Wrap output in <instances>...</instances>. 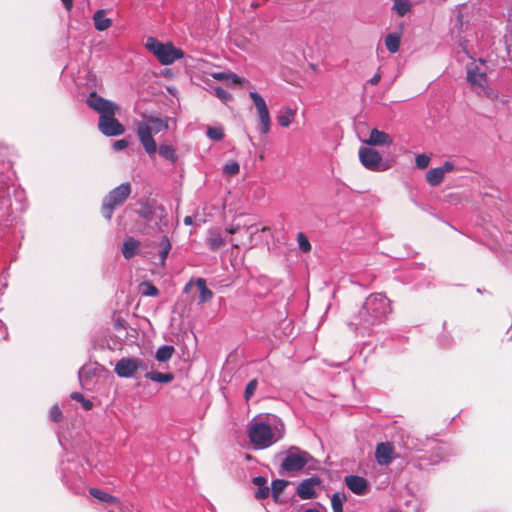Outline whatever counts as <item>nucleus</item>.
I'll return each mask as SVG.
<instances>
[{
    "mask_svg": "<svg viewBox=\"0 0 512 512\" xmlns=\"http://www.w3.org/2000/svg\"><path fill=\"white\" fill-rule=\"evenodd\" d=\"M183 222L185 225H191L193 223V219L191 216H186Z\"/></svg>",
    "mask_w": 512,
    "mask_h": 512,
    "instance_id": "obj_49",
    "label": "nucleus"
},
{
    "mask_svg": "<svg viewBox=\"0 0 512 512\" xmlns=\"http://www.w3.org/2000/svg\"><path fill=\"white\" fill-rule=\"evenodd\" d=\"M345 484L348 489L356 495H363L368 489V483L366 479L357 475L346 476Z\"/></svg>",
    "mask_w": 512,
    "mask_h": 512,
    "instance_id": "obj_16",
    "label": "nucleus"
},
{
    "mask_svg": "<svg viewBox=\"0 0 512 512\" xmlns=\"http://www.w3.org/2000/svg\"><path fill=\"white\" fill-rule=\"evenodd\" d=\"M304 512H321V511H319L318 509H315V508H309V509H306Z\"/></svg>",
    "mask_w": 512,
    "mask_h": 512,
    "instance_id": "obj_50",
    "label": "nucleus"
},
{
    "mask_svg": "<svg viewBox=\"0 0 512 512\" xmlns=\"http://www.w3.org/2000/svg\"><path fill=\"white\" fill-rule=\"evenodd\" d=\"M132 191L131 184L125 182L115 187L109 192V194L103 199L101 212L102 215L110 220L115 207L122 205L130 196Z\"/></svg>",
    "mask_w": 512,
    "mask_h": 512,
    "instance_id": "obj_5",
    "label": "nucleus"
},
{
    "mask_svg": "<svg viewBox=\"0 0 512 512\" xmlns=\"http://www.w3.org/2000/svg\"><path fill=\"white\" fill-rule=\"evenodd\" d=\"M140 288H141V293L144 296L155 297V296H158V294H159L158 288L155 285H153L151 282L141 283Z\"/></svg>",
    "mask_w": 512,
    "mask_h": 512,
    "instance_id": "obj_37",
    "label": "nucleus"
},
{
    "mask_svg": "<svg viewBox=\"0 0 512 512\" xmlns=\"http://www.w3.org/2000/svg\"><path fill=\"white\" fill-rule=\"evenodd\" d=\"M145 377L159 383H170L174 379L172 373H161L158 371L146 372Z\"/></svg>",
    "mask_w": 512,
    "mask_h": 512,
    "instance_id": "obj_28",
    "label": "nucleus"
},
{
    "mask_svg": "<svg viewBox=\"0 0 512 512\" xmlns=\"http://www.w3.org/2000/svg\"><path fill=\"white\" fill-rule=\"evenodd\" d=\"M251 223L243 214H239L233 218L231 223L226 227L225 232L230 235L229 242L233 248H239L247 244H251L257 229H254Z\"/></svg>",
    "mask_w": 512,
    "mask_h": 512,
    "instance_id": "obj_3",
    "label": "nucleus"
},
{
    "mask_svg": "<svg viewBox=\"0 0 512 512\" xmlns=\"http://www.w3.org/2000/svg\"><path fill=\"white\" fill-rule=\"evenodd\" d=\"M138 370H147L146 364L139 358H121L114 368L120 378H132Z\"/></svg>",
    "mask_w": 512,
    "mask_h": 512,
    "instance_id": "obj_9",
    "label": "nucleus"
},
{
    "mask_svg": "<svg viewBox=\"0 0 512 512\" xmlns=\"http://www.w3.org/2000/svg\"><path fill=\"white\" fill-rule=\"evenodd\" d=\"M252 482L258 487V490L255 492L256 499L264 500L269 497L270 488L267 486V479L264 476L254 477Z\"/></svg>",
    "mask_w": 512,
    "mask_h": 512,
    "instance_id": "obj_21",
    "label": "nucleus"
},
{
    "mask_svg": "<svg viewBox=\"0 0 512 512\" xmlns=\"http://www.w3.org/2000/svg\"><path fill=\"white\" fill-rule=\"evenodd\" d=\"M295 116L296 110L287 107L277 116V120L282 127H289Z\"/></svg>",
    "mask_w": 512,
    "mask_h": 512,
    "instance_id": "obj_29",
    "label": "nucleus"
},
{
    "mask_svg": "<svg viewBox=\"0 0 512 512\" xmlns=\"http://www.w3.org/2000/svg\"><path fill=\"white\" fill-rule=\"evenodd\" d=\"M8 150L7 147L0 145V164H3L7 158Z\"/></svg>",
    "mask_w": 512,
    "mask_h": 512,
    "instance_id": "obj_46",
    "label": "nucleus"
},
{
    "mask_svg": "<svg viewBox=\"0 0 512 512\" xmlns=\"http://www.w3.org/2000/svg\"><path fill=\"white\" fill-rule=\"evenodd\" d=\"M61 2L63 3L65 9L67 11H71L72 8H73V0H61Z\"/></svg>",
    "mask_w": 512,
    "mask_h": 512,
    "instance_id": "obj_48",
    "label": "nucleus"
},
{
    "mask_svg": "<svg viewBox=\"0 0 512 512\" xmlns=\"http://www.w3.org/2000/svg\"><path fill=\"white\" fill-rule=\"evenodd\" d=\"M415 163L419 169H426L430 164V157L426 154H419L415 158Z\"/></svg>",
    "mask_w": 512,
    "mask_h": 512,
    "instance_id": "obj_42",
    "label": "nucleus"
},
{
    "mask_svg": "<svg viewBox=\"0 0 512 512\" xmlns=\"http://www.w3.org/2000/svg\"><path fill=\"white\" fill-rule=\"evenodd\" d=\"M297 241H298L299 248L303 252H309L311 250V244H310L308 238L304 235V233H302V232L298 233Z\"/></svg>",
    "mask_w": 512,
    "mask_h": 512,
    "instance_id": "obj_39",
    "label": "nucleus"
},
{
    "mask_svg": "<svg viewBox=\"0 0 512 512\" xmlns=\"http://www.w3.org/2000/svg\"><path fill=\"white\" fill-rule=\"evenodd\" d=\"M71 398H72L73 400H76V401H78V402H81V403L83 404V407H84L86 410H90V409H92V407H93V403H92L90 400L85 399V397L83 396V394H82V393H80V392H73V393L71 394Z\"/></svg>",
    "mask_w": 512,
    "mask_h": 512,
    "instance_id": "obj_40",
    "label": "nucleus"
},
{
    "mask_svg": "<svg viewBox=\"0 0 512 512\" xmlns=\"http://www.w3.org/2000/svg\"><path fill=\"white\" fill-rule=\"evenodd\" d=\"M401 37L399 34H388L385 38V46L390 53H396L400 47Z\"/></svg>",
    "mask_w": 512,
    "mask_h": 512,
    "instance_id": "obj_30",
    "label": "nucleus"
},
{
    "mask_svg": "<svg viewBox=\"0 0 512 512\" xmlns=\"http://www.w3.org/2000/svg\"><path fill=\"white\" fill-rule=\"evenodd\" d=\"M288 484H289V482L287 480H283V479H276L272 482L270 491H271V495H272L274 502H276V503L279 502L280 495L284 491V489L287 487Z\"/></svg>",
    "mask_w": 512,
    "mask_h": 512,
    "instance_id": "obj_27",
    "label": "nucleus"
},
{
    "mask_svg": "<svg viewBox=\"0 0 512 512\" xmlns=\"http://www.w3.org/2000/svg\"><path fill=\"white\" fill-rule=\"evenodd\" d=\"M208 138L214 141H221L224 138V130L221 127H208L206 131Z\"/></svg>",
    "mask_w": 512,
    "mask_h": 512,
    "instance_id": "obj_36",
    "label": "nucleus"
},
{
    "mask_svg": "<svg viewBox=\"0 0 512 512\" xmlns=\"http://www.w3.org/2000/svg\"><path fill=\"white\" fill-rule=\"evenodd\" d=\"M258 382L256 379H252L248 382L246 385L245 391H244V398L246 401H248L255 393L257 389Z\"/></svg>",
    "mask_w": 512,
    "mask_h": 512,
    "instance_id": "obj_41",
    "label": "nucleus"
},
{
    "mask_svg": "<svg viewBox=\"0 0 512 512\" xmlns=\"http://www.w3.org/2000/svg\"><path fill=\"white\" fill-rule=\"evenodd\" d=\"M358 155L360 163L370 171H385L389 168L375 148L360 147Z\"/></svg>",
    "mask_w": 512,
    "mask_h": 512,
    "instance_id": "obj_8",
    "label": "nucleus"
},
{
    "mask_svg": "<svg viewBox=\"0 0 512 512\" xmlns=\"http://www.w3.org/2000/svg\"><path fill=\"white\" fill-rule=\"evenodd\" d=\"M49 416H50V419L56 423L60 422L63 418L62 411L60 410V408L57 405H54L51 407Z\"/></svg>",
    "mask_w": 512,
    "mask_h": 512,
    "instance_id": "obj_43",
    "label": "nucleus"
},
{
    "mask_svg": "<svg viewBox=\"0 0 512 512\" xmlns=\"http://www.w3.org/2000/svg\"><path fill=\"white\" fill-rule=\"evenodd\" d=\"M467 81L472 86L484 88L487 85V76L485 72L480 71V69L475 66L468 70Z\"/></svg>",
    "mask_w": 512,
    "mask_h": 512,
    "instance_id": "obj_18",
    "label": "nucleus"
},
{
    "mask_svg": "<svg viewBox=\"0 0 512 512\" xmlns=\"http://www.w3.org/2000/svg\"><path fill=\"white\" fill-rule=\"evenodd\" d=\"M260 6V4L258 2H252L251 4V7H253L254 9L258 8Z\"/></svg>",
    "mask_w": 512,
    "mask_h": 512,
    "instance_id": "obj_51",
    "label": "nucleus"
},
{
    "mask_svg": "<svg viewBox=\"0 0 512 512\" xmlns=\"http://www.w3.org/2000/svg\"><path fill=\"white\" fill-rule=\"evenodd\" d=\"M392 311L390 300L382 293L370 294L358 314L352 315L349 325L368 328L381 322Z\"/></svg>",
    "mask_w": 512,
    "mask_h": 512,
    "instance_id": "obj_1",
    "label": "nucleus"
},
{
    "mask_svg": "<svg viewBox=\"0 0 512 512\" xmlns=\"http://www.w3.org/2000/svg\"><path fill=\"white\" fill-rule=\"evenodd\" d=\"M145 47L153 53L162 65H170L175 60L181 59L184 52L176 48L172 43H161L154 37H149Z\"/></svg>",
    "mask_w": 512,
    "mask_h": 512,
    "instance_id": "obj_4",
    "label": "nucleus"
},
{
    "mask_svg": "<svg viewBox=\"0 0 512 512\" xmlns=\"http://www.w3.org/2000/svg\"><path fill=\"white\" fill-rule=\"evenodd\" d=\"M174 352H175V349L173 346L163 345L158 348V350L156 351L155 357H156L157 361H159V362H166L172 357Z\"/></svg>",
    "mask_w": 512,
    "mask_h": 512,
    "instance_id": "obj_31",
    "label": "nucleus"
},
{
    "mask_svg": "<svg viewBox=\"0 0 512 512\" xmlns=\"http://www.w3.org/2000/svg\"><path fill=\"white\" fill-rule=\"evenodd\" d=\"M395 458L394 446L390 442L377 444L375 459L379 465H389Z\"/></svg>",
    "mask_w": 512,
    "mask_h": 512,
    "instance_id": "obj_14",
    "label": "nucleus"
},
{
    "mask_svg": "<svg viewBox=\"0 0 512 512\" xmlns=\"http://www.w3.org/2000/svg\"><path fill=\"white\" fill-rule=\"evenodd\" d=\"M87 105L99 113L100 116L116 114V112L119 110V107L116 103L99 96L96 92H91L89 94L87 98Z\"/></svg>",
    "mask_w": 512,
    "mask_h": 512,
    "instance_id": "obj_10",
    "label": "nucleus"
},
{
    "mask_svg": "<svg viewBox=\"0 0 512 512\" xmlns=\"http://www.w3.org/2000/svg\"><path fill=\"white\" fill-rule=\"evenodd\" d=\"M455 169V165L451 161H446L443 166L432 168L426 173V181L432 187L442 183L445 174Z\"/></svg>",
    "mask_w": 512,
    "mask_h": 512,
    "instance_id": "obj_13",
    "label": "nucleus"
},
{
    "mask_svg": "<svg viewBox=\"0 0 512 512\" xmlns=\"http://www.w3.org/2000/svg\"><path fill=\"white\" fill-rule=\"evenodd\" d=\"M320 483L321 480L317 476L303 480L297 487V495L303 500L315 498V487L320 485Z\"/></svg>",
    "mask_w": 512,
    "mask_h": 512,
    "instance_id": "obj_15",
    "label": "nucleus"
},
{
    "mask_svg": "<svg viewBox=\"0 0 512 512\" xmlns=\"http://www.w3.org/2000/svg\"><path fill=\"white\" fill-rule=\"evenodd\" d=\"M95 28L98 31H105L112 25V20L105 17V10H98L93 16Z\"/></svg>",
    "mask_w": 512,
    "mask_h": 512,
    "instance_id": "obj_24",
    "label": "nucleus"
},
{
    "mask_svg": "<svg viewBox=\"0 0 512 512\" xmlns=\"http://www.w3.org/2000/svg\"><path fill=\"white\" fill-rule=\"evenodd\" d=\"M140 246V242L133 237H129L123 244L122 254L127 260L133 258L136 255V251Z\"/></svg>",
    "mask_w": 512,
    "mask_h": 512,
    "instance_id": "obj_25",
    "label": "nucleus"
},
{
    "mask_svg": "<svg viewBox=\"0 0 512 512\" xmlns=\"http://www.w3.org/2000/svg\"><path fill=\"white\" fill-rule=\"evenodd\" d=\"M128 141L125 140V139H120V140H117L114 142L113 144V148L114 150L116 151H120V150H123L125 149L127 146H128Z\"/></svg>",
    "mask_w": 512,
    "mask_h": 512,
    "instance_id": "obj_45",
    "label": "nucleus"
},
{
    "mask_svg": "<svg viewBox=\"0 0 512 512\" xmlns=\"http://www.w3.org/2000/svg\"><path fill=\"white\" fill-rule=\"evenodd\" d=\"M206 243L210 250L217 251L224 247L227 241L224 237H222L219 231L211 230L208 233Z\"/></svg>",
    "mask_w": 512,
    "mask_h": 512,
    "instance_id": "obj_19",
    "label": "nucleus"
},
{
    "mask_svg": "<svg viewBox=\"0 0 512 512\" xmlns=\"http://www.w3.org/2000/svg\"><path fill=\"white\" fill-rule=\"evenodd\" d=\"M138 213L146 221H152L154 217L162 219V217L166 216L165 211L161 206L152 205L143 207Z\"/></svg>",
    "mask_w": 512,
    "mask_h": 512,
    "instance_id": "obj_20",
    "label": "nucleus"
},
{
    "mask_svg": "<svg viewBox=\"0 0 512 512\" xmlns=\"http://www.w3.org/2000/svg\"><path fill=\"white\" fill-rule=\"evenodd\" d=\"M195 284L199 289L198 303L204 304L210 301L213 297V292L207 287L205 279L198 278Z\"/></svg>",
    "mask_w": 512,
    "mask_h": 512,
    "instance_id": "obj_22",
    "label": "nucleus"
},
{
    "mask_svg": "<svg viewBox=\"0 0 512 512\" xmlns=\"http://www.w3.org/2000/svg\"><path fill=\"white\" fill-rule=\"evenodd\" d=\"M144 120L136 123L137 136L146 153L153 157L157 152V143L153 134L166 131L169 127L168 118L144 115Z\"/></svg>",
    "mask_w": 512,
    "mask_h": 512,
    "instance_id": "obj_2",
    "label": "nucleus"
},
{
    "mask_svg": "<svg viewBox=\"0 0 512 512\" xmlns=\"http://www.w3.org/2000/svg\"><path fill=\"white\" fill-rule=\"evenodd\" d=\"M411 8L412 6L408 0H395L393 4V10L401 17L410 12Z\"/></svg>",
    "mask_w": 512,
    "mask_h": 512,
    "instance_id": "obj_33",
    "label": "nucleus"
},
{
    "mask_svg": "<svg viewBox=\"0 0 512 512\" xmlns=\"http://www.w3.org/2000/svg\"><path fill=\"white\" fill-rule=\"evenodd\" d=\"M381 80V73L377 72L370 80L369 83L372 85H376Z\"/></svg>",
    "mask_w": 512,
    "mask_h": 512,
    "instance_id": "obj_47",
    "label": "nucleus"
},
{
    "mask_svg": "<svg viewBox=\"0 0 512 512\" xmlns=\"http://www.w3.org/2000/svg\"><path fill=\"white\" fill-rule=\"evenodd\" d=\"M214 91L215 95L223 102H227L232 99V95L221 87H216Z\"/></svg>",
    "mask_w": 512,
    "mask_h": 512,
    "instance_id": "obj_44",
    "label": "nucleus"
},
{
    "mask_svg": "<svg viewBox=\"0 0 512 512\" xmlns=\"http://www.w3.org/2000/svg\"><path fill=\"white\" fill-rule=\"evenodd\" d=\"M158 151H159L160 156H162L163 158H165L171 162L176 161L175 149L172 145L161 144L159 146Z\"/></svg>",
    "mask_w": 512,
    "mask_h": 512,
    "instance_id": "obj_35",
    "label": "nucleus"
},
{
    "mask_svg": "<svg viewBox=\"0 0 512 512\" xmlns=\"http://www.w3.org/2000/svg\"><path fill=\"white\" fill-rule=\"evenodd\" d=\"M89 493L90 495H92L94 498L98 499L101 502L115 503L119 506L120 509L122 508V503L120 502V500L107 492H104L97 488H90Z\"/></svg>",
    "mask_w": 512,
    "mask_h": 512,
    "instance_id": "obj_23",
    "label": "nucleus"
},
{
    "mask_svg": "<svg viewBox=\"0 0 512 512\" xmlns=\"http://www.w3.org/2000/svg\"><path fill=\"white\" fill-rule=\"evenodd\" d=\"M312 459V456L304 450L296 449L287 452L282 460L281 469L286 472H298L302 470L307 463Z\"/></svg>",
    "mask_w": 512,
    "mask_h": 512,
    "instance_id": "obj_7",
    "label": "nucleus"
},
{
    "mask_svg": "<svg viewBox=\"0 0 512 512\" xmlns=\"http://www.w3.org/2000/svg\"><path fill=\"white\" fill-rule=\"evenodd\" d=\"M211 77L218 81H231L232 84H242L244 79L232 72H214Z\"/></svg>",
    "mask_w": 512,
    "mask_h": 512,
    "instance_id": "obj_26",
    "label": "nucleus"
},
{
    "mask_svg": "<svg viewBox=\"0 0 512 512\" xmlns=\"http://www.w3.org/2000/svg\"><path fill=\"white\" fill-rule=\"evenodd\" d=\"M346 501V495L336 492L332 495L331 506L333 512H343V503Z\"/></svg>",
    "mask_w": 512,
    "mask_h": 512,
    "instance_id": "obj_34",
    "label": "nucleus"
},
{
    "mask_svg": "<svg viewBox=\"0 0 512 512\" xmlns=\"http://www.w3.org/2000/svg\"><path fill=\"white\" fill-rule=\"evenodd\" d=\"M98 128L106 136L122 135L124 126L115 118V114L99 116Z\"/></svg>",
    "mask_w": 512,
    "mask_h": 512,
    "instance_id": "obj_12",
    "label": "nucleus"
},
{
    "mask_svg": "<svg viewBox=\"0 0 512 512\" xmlns=\"http://www.w3.org/2000/svg\"><path fill=\"white\" fill-rule=\"evenodd\" d=\"M364 143L370 146L391 145L393 143V138L388 133L373 128L370 131L369 138L366 139Z\"/></svg>",
    "mask_w": 512,
    "mask_h": 512,
    "instance_id": "obj_17",
    "label": "nucleus"
},
{
    "mask_svg": "<svg viewBox=\"0 0 512 512\" xmlns=\"http://www.w3.org/2000/svg\"><path fill=\"white\" fill-rule=\"evenodd\" d=\"M240 171V165L238 162L231 160L223 166V172L227 176L237 175Z\"/></svg>",
    "mask_w": 512,
    "mask_h": 512,
    "instance_id": "obj_38",
    "label": "nucleus"
},
{
    "mask_svg": "<svg viewBox=\"0 0 512 512\" xmlns=\"http://www.w3.org/2000/svg\"><path fill=\"white\" fill-rule=\"evenodd\" d=\"M159 246H160V251H159L160 262L162 265H164L166 258L171 249L170 240L166 235L162 236Z\"/></svg>",
    "mask_w": 512,
    "mask_h": 512,
    "instance_id": "obj_32",
    "label": "nucleus"
},
{
    "mask_svg": "<svg viewBox=\"0 0 512 512\" xmlns=\"http://www.w3.org/2000/svg\"><path fill=\"white\" fill-rule=\"evenodd\" d=\"M249 96L257 109L261 124V132L263 134H267L270 130L271 119L266 102L263 99V97L257 92H250Z\"/></svg>",
    "mask_w": 512,
    "mask_h": 512,
    "instance_id": "obj_11",
    "label": "nucleus"
},
{
    "mask_svg": "<svg viewBox=\"0 0 512 512\" xmlns=\"http://www.w3.org/2000/svg\"><path fill=\"white\" fill-rule=\"evenodd\" d=\"M249 439L257 448H267L274 442V433L265 423L257 422L249 429Z\"/></svg>",
    "mask_w": 512,
    "mask_h": 512,
    "instance_id": "obj_6",
    "label": "nucleus"
}]
</instances>
